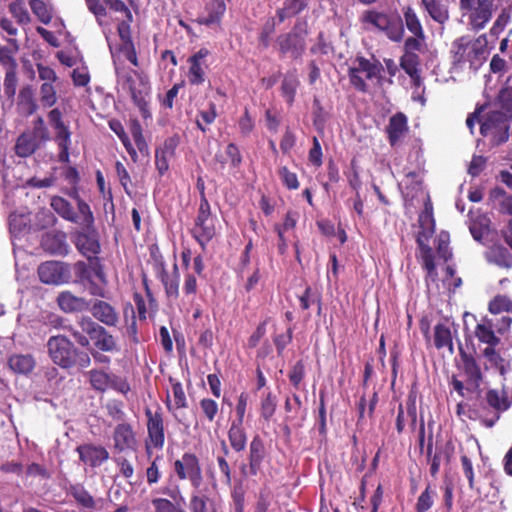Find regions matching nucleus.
<instances>
[{
	"label": "nucleus",
	"instance_id": "obj_37",
	"mask_svg": "<svg viewBox=\"0 0 512 512\" xmlns=\"http://www.w3.org/2000/svg\"><path fill=\"white\" fill-rule=\"evenodd\" d=\"M487 259L489 262L501 268H512V253L506 246L494 245L490 247L487 253Z\"/></svg>",
	"mask_w": 512,
	"mask_h": 512
},
{
	"label": "nucleus",
	"instance_id": "obj_16",
	"mask_svg": "<svg viewBox=\"0 0 512 512\" xmlns=\"http://www.w3.org/2000/svg\"><path fill=\"white\" fill-rule=\"evenodd\" d=\"M460 10L470 11L473 28L483 29L493 15L494 3L493 0H473L469 4H463L460 0Z\"/></svg>",
	"mask_w": 512,
	"mask_h": 512
},
{
	"label": "nucleus",
	"instance_id": "obj_10",
	"mask_svg": "<svg viewBox=\"0 0 512 512\" xmlns=\"http://www.w3.org/2000/svg\"><path fill=\"white\" fill-rule=\"evenodd\" d=\"M510 121L502 111H490L480 125V133L491 145L498 146L509 138Z\"/></svg>",
	"mask_w": 512,
	"mask_h": 512
},
{
	"label": "nucleus",
	"instance_id": "obj_26",
	"mask_svg": "<svg viewBox=\"0 0 512 512\" xmlns=\"http://www.w3.org/2000/svg\"><path fill=\"white\" fill-rule=\"evenodd\" d=\"M41 246L45 251L54 255L64 256L69 252L66 234L62 231L53 230L43 234Z\"/></svg>",
	"mask_w": 512,
	"mask_h": 512
},
{
	"label": "nucleus",
	"instance_id": "obj_48",
	"mask_svg": "<svg viewBox=\"0 0 512 512\" xmlns=\"http://www.w3.org/2000/svg\"><path fill=\"white\" fill-rule=\"evenodd\" d=\"M37 148L36 141L34 138L27 134H22L18 137L15 151L20 157H28L35 152Z\"/></svg>",
	"mask_w": 512,
	"mask_h": 512
},
{
	"label": "nucleus",
	"instance_id": "obj_5",
	"mask_svg": "<svg viewBox=\"0 0 512 512\" xmlns=\"http://www.w3.org/2000/svg\"><path fill=\"white\" fill-rule=\"evenodd\" d=\"M117 83L128 92L134 104L145 116L148 112L147 105L150 94V83L147 76L130 68L115 67Z\"/></svg>",
	"mask_w": 512,
	"mask_h": 512
},
{
	"label": "nucleus",
	"instance_id": "obj_34",
	"mask_svg": "<svg viewBox=\"0 0 512 512\" xmlns=\"http://www.w3.org/2000/svg\"><path fill=\"white\" fill-rule=\"evenodd\" d=\"M419 224L421 231L418 234H422V238L428 240L432 237L435 232V219L433 216V206L430 198L424 204L423 211L419 214Z\"/></svg>",
	"mask_w": 512,
	"mask_h": 512
},
{
	"label": "nucleus",
	"instance_id": "obj_19",
	"mask_svg": "<svg viewBox=\"0 0 512 512\" xmlns=\"http://www.w3.org/2000/svg\"><path fill=\"white\" fill-rule=\"evenodd\" d=\"M481 356L484 359L482 371L494 370L499 373L504 380L508 373L512 370V361L506 356H503L496 347L483 348L481 350Z\"/></svg>",
	"mask_w": 512,
	"mask_h": 512
},
{
	"label": "nucleus",
	"instance_id": "obj_14",
	"mask_svg": "<svg viewBox=\"0 0 512 512\" xmlns=\"http://www.w3.org/2000/svg\"><path fill=\"white\" fill-rule=\"evenodd\" d=\"M356 62L357 66L354 67V88L365 92L368 90V85L360 75H364L370 81L372 79H380L384 68L381 62L375 60V58H373V61H370L363 56H357Z\"/></svg>",
	"mask_w": 512,
	"mask_h": 512
},
{
	"label": "nucleus",
	"instance_id": "obj_30",
	"mask_svg": "<svg viewBox=\"0 0 512 512\" xmlns=\"http://www.w3.org/2000/svg\"><path fill=\"white\" fill-rule=\"evenodd\" d=\"M420 7L436 23L444 24L449 20V6L442 0H420Z\"/></svg>",
	"mask_w": 512,
	"mask_h": 512
},
{
	"label": "nucleus",
	"instance_id": "obj_28",
	"mask_svg": "<svg viewBox=\"0 0 512 512\" xmlns=\"http://www.w3.org/2000/svg\"><path fill=\"white\" fill-rule=\"evenodd\" d=\"M455 447L452 442H447L431 451V456H426V461L430 464V474L436 477L442 461L449 464L454 455Z\"/></svg>",
	"mask_w": 512,
	"mask_h": 512
},
{
	"label": "nucleus",
	"instance_id": "obj_12",
	"mask_svg": "<svg viewBox=\"0 0 512 512\" xmlns=\"http://www.w3.org/2000/svg\"><path fill=\"white\" fill-rule=\"evenodd\" d=\"M174 472L179 480H189L194 490H199L203 482L200 460L196 454L185 452L173 463Z\"/></svg>",
	"mask_w": 512,
	"mask_h": 512
},
{
	"label": "nucleus",
	"instance_id": "obj_55",
	"mask_svg": "<svg viewBox=\"0 0 512 512\" xmlns=\"http://www.w3.org/2000/svg\"><path fill=\"white\" fill-rule=\"evenodd\" d=\"M436 253L438 257L444 261H449L453 257L451 248L449 247V233L442 232L439 234L436 245Z\"/></svg>",
	"mask_w": 512,
	"mask_h": 512
},
{
	"label": "nucleus",
	"instance_id": "obj_56",
	"mask_svg": "<svg viewBox=\"0 0 512 512\" xmlns=\"http://www.w3.org/2000/svg\"><path fill=\"white\" fill-rule=\"evenodd\" d=\"M32 12L38 17L43 24H49L52 15L42 0H30L29 2Z\"/></svg>",
	"mask_w": 512,
	"mask_h": 512
},
{
	"label": "nucleus",
	"instance_id": "obj_45",
	"mask_svg": "<svg viewBox=\"0 0 512 512\" xmlns=\"http://www.w3.org/2000/svg\"><path fill=\"white\" fill-rule=\"evenodd\" d=\"M298 85L299 80L295 72H289L284 76L281 84V90L283 97L286 99L289 105H291L294 101Z\"/></svg>",
	"mask_w": 512,
	"mask_h": 512
},
{
	"label": "nucleus",
	"instance_id": "obj_8",
	"mask_svg": "<svg viewBox=\"0 0 512 512\" xmlns=\"http://www.w3.org/2000/svg\"><path fill=\"white\" fill-rule=\"evenodd\" d=\"M511 323L510 316H501L500 319L483 316L474 328V335L479 343L485 344V348L497 347L501 342L500 335L504 334Z\"/></svg>",
	"mask_w": 512,
	"mask_h": 512
},
{
	"label": "nucleus",
	"instance_id": "obj_20",
	"mask_svg": "<svg viewBox=\"0 0 512 512\" xmlns=\"http://www.w3.org/2000/svg\"><path fill=\"white\" fill-rule=\"evenodd\" d=\"M451 52L454 64L466 62L473 64L482 50L479 47V41H471L467 37H460L452 43Z\"/></svg>",
	"mask_w": 512,
	"mask_h": 512
},
{
	"label": "nucleus",
	"instance_id": "obj_35",
	"mask_svg": "<svg viewBox=\"0 0 512 512\" xmlns=\"http://www.w3.org/2000/svg\"><path fill=\"white\" fill-rule=\"evenodd\" d=\"M226 11L224 0H212L207 5V16L198 18L197 22L201 25L211 26L219 24Z\"/></svg>",
	"mask_w": 512,
	"mask_h": 512
},
{
	"label": "nucleus",
	"instance_id": "obj_7",
	"mask_svg": "<svg viewBox=\"0 0 512 512\" xmlns=\"http://www.w3.org/2000/svg\"><path fill=\"white\" fill-rule=\"evenodd\" d=\"M53 210L63 219L79 224L81 227L92 228L94 216L90 206L81 198H77L78 213L74 211L68 200L60 196H54L50 203Z\"/></svg>",
	"mask_w": 512,
	"mask_h": 512
},
{
	"label": "nucleus",
	"instance_id": "obj_43",
	"mask_svg": "<svg viewBox=\"0 0 512 512\" xmlns=\"http://www.w3.org/2000/svg\"><path fill=\"white\" fill-rule=\"evenodd\" d=\"M433 427L434 421H429L427 423L428 435L426 437V424L423 418H420L419 432H418V442L420 452H423L426 448V456H431L433 448Z\"/></svg>",
	"mask_w": 512,
	"mask_h": 512
},
{
	"label": "nucleus",
	"instance_id": "obj_47",
	"mask_svg": "<svg viewBox=\"0 0 512 512\" xmlns=\"http://www.w3.org/2000/svg\"><path fill=\"white\" fill-rule=\"evenodd\" d=\"M400 67L408 76L421 69V57L416 52H405L400 57Z\"/></svg>",
	"mask_w": 512,
	"mask_h": 512
},
{
	"label": "nucleus",
	"instance_id": "obj_6",
	"mask_svg": "<svg viewBox=\"0 0 512 512\" xmlns=\"http://www.w3.org/2000/svg\"><path fill=\"white\" fill-rule=\"evenodd\" d=\"M511 405L512 396L504 387L502 389H488L482 401L484 411V415L481 416L482 424L487 428L494 427L502 413L511 408Z\"/></svg>",
	"mask_w": 512,
	"mask_h": 512
},
{
	"label": "nucleus",
	"instance_id": "obj_22",
	"mask_svg": "<svg viewBox=\"0 0 512 512\" xmlns=\"http://www.w3.org/2000/svg\"><path fill=\"white\" fill-rule=\"evenodd\" d=\"M277 43L282 54L289 53L294 59L300 58L306 49L304 34L297 32L296 27L291 32L280 35Z\"/></svg>",
	"mask_w": 512,
	"mask_h": 512
},
{
	"label": "nucleus",
	"instance_id": "obj_32",
	"mask_svg": "<svg viewBox=\"0 0 512 512\" xmlns=\"http://www.w3.org/2000/svg\"><path fill=\"white\" fill-rule=\"evenodd\" d=\"M54 141L58 146V160L61 163H69L70 154L69 149L71 146V131L68 125L62 126L58 129H54Z\"/></svg>",
	"mask_w": 512,
	"mask_h": 512
},
{
	"label": "nucleus",
	"instance_id": "obj_1",
	"mask_svg": "<svg viewBox=\"0 0 512 512\" xmlns=\"http://www.w3.org/2000/svg\"><path fill=\"white\" fill-rule=\"evenodd\" d=\"M63 329L68 331L81 347L88 348L90 341H93L94 346L100 351L117 350V343L113 335L89 316H81L76 325H64Z\"/></svg>",
	"mask_w": 512,
	"mask_h": 512
},
{
	"label": "nucleus",
	"instance_id": "obj_41",
	"mask_svg": "<svg viewBox=\"0 0 512 512\" xmlns=\"http://www.w3.org/2000/svg\"><path fill=\"white\" fill-rule=\"evenodd\" d=\"M402 23L404 28L409 31L410 34H419L421 35L422 32H425L422 23L421 18L418 16L417 12L414 10L411 6H406L402 8Z\"/></svg>",
	"mask_w": 512,
	"mask_h": 512
},
{
	"label": "nucleus",
	"instance_id": "obj_36",
	"mask_svg": "<svg viewBox=\"0 0 512 512\" xmlns=\"http://www.w3.org/2000/svg\"><path fill=\"white\" fill-rule=\"evenodd\" d=\"M9 368L17 373L27 375L35 367V359L31 354H13L8 359Z\"/></svg>",
	"mask_w": 512,
	"mask_h": 512
},
{
	"label": "nucleus",
	"instance_id": "obj_60",
	"mask_svg": "<svg viewBox=\"0 0 512 512\" xmlns=\"http://www.w3.org/2000/svg\"><path fill=\"white\" fill-rule=\"evenodd\" d=\"M202 413L209 422H213L219 411L218 404L210 398H203L199 402Z\"/></svg>",
	"mask_w": 512,
	"mask_h": 512
},
{
	"label": "nucleus",
	"instance_id": "obj_25",
	"mask_svg": "<svg viewBox=\"0 0 512 512\" xmlns=\"http://www.w3.org/2000/svg\"><path fill=\"white\" fill-rule=\"evenodd\" d=\"M179 145L177 136L167 138L155 151V166L160 175H164L169 169V162L174 157Z\"/></svg>",
	"mask_w": 512,
	"mask_h": 512
},
{
	"label": "nucleus",
	"instance_id": "obj_15",
	"mask_svg": "<svg viewBox=\"0 0 512 512\" xmlns=\"http://www.w3.org/2000/svg\"><path fill=\"white\" fill-rule=\"evenodd\" d=\"M39 279L44 284L60 285L70 280L69 265L60 261H46L37 270Z\"/></svg>",
	"mask_w": 512,
	"mask_h": 512
},
{
	"label": "nucleus",
	"instance_id": "obj_21",
	"mask_svg": "<svg viewBox=\"0 0 512 512\" xmlns=\"http://www.w3.org/2000/svg\"><path fill=\"white\" fill-rule=\"evenodd\" d=\"M79 460L91 469H96L108 461L110 454L102 445L85 443L76 448Z\"/></svg>",
	"mask_w": 512,
	"mask_h": 512
},
{
	"label": "nucleus",
	"instance_id": "obj_61",
	"mask_svg": "<svg viewBox=\"0 0 512 512\" xmlns=\"http://www.w3.org/2000/svg\"><path fill=\"white\" fill-rule=\"evenodd\" d=\"M207 500L205 495L200 494V489L195 490L190 497L189 509L191 512H207Z\"/></svg>",
	"mask_w": 512,
	"mask_h": 512
},
{
	"label": "nucleus",
	"instance_id": "obj_51",
	"mask_svg": "<svg viewBox=\"0 0 512 512\" xmlns=\"http://www.w3.org/2000/svg\"><path fill=\"white\" fill-rule=\"evenodd\" d=\"M217 117L216 105L213 102L209 103L207 110H201L196 118V125L202 131H207V126L212 124Z\"/></svg>",
	"mask_w": 512,
	"mask_h": 512
},
{
	"label": "nucleus",
	"instance_id": "obj_4",
	"mask_svg": "<svg viewBox=\"0 0 512 512\" xmlns=\"http://www.w3.org/2000/svg\"><path fill=\"white\" fill-rule=\"evenodd\" d=\"M460 365L459 369L465 377V382L452 375L450 383L454 390L458 392L461 397L465 396V390L470 393H479L481 385L484 382V372L482 370L479 359L474 353L467 352L459 344Z\"/></svg>",
	"mask_w": 512,
	"mask_h": 512
},
{
	"label": "nucleus",
	"instance_id": "obj_49",
	"mask_svg": "<svg viewBox=\"0 0 512 512\" xmlns=\"http://www.w3.org/2000/svg\"><path fill=\"white\" fill-rule=\"evenodd\" d=\"M39 101L43 108H51L57 102V91L54 84L42 83L39 89Z\"/></svg>",
	"mask_w": 512,
	"mask_h": 512
},
{
	"label": "nucleus",
	"instance_id": "obj_29",
	"mask_svg": "<svg viewBox=\"0 0 512 512\" xmlns=\"http://www.w3.org/2000/svg\"><path fill=\"white\" fill-rule=\"evenodd\" d=\"M209 55L206 48H201L194 55L189 57L190 63L188 80L192 85H200L205 81L204 59Z\"/></svg>",
	"mask_w": 512,
	"mask_h": 512
},
{
	"label": "nucleus",
	"instance_id": "obj_58",
	"mask_svg": "<svg viewBox=\"0 0 512 512\" xmlns=\"http://www.w3.org/2000/svg\"><path fill=\"white\" fill-rule=\"evenodd\" d=\"M57 222L54 214L46 209L40 210L35 216V226L37 229H46L52 227Z\"/></svg>",
	"mask_w": 512,
	"mask_h": 512
},
{
	"label": "nucleus",
	"instance_id": "obj_9",
	"mask_svg": "<svg viewBox=\"0 0 512 512\" xmlns=\"http://www.w3.org/2000/svg\"><path fill=\"white\" fill-rule=\"evenodd\" d=\"M85 376L92 389L99 393L114 390L126 396L131 390L126 378L104 369H91L85 373Z\"/></svg>",
	"mask_w": 512,
	"mask_h": 512
},
{
	"label": "nucleus",
	"instance_id": "obj_11",
	"mask_svg": "<svg viewBox=\"0 0 512 512\" xmlns=\"http://www.w3.org/2000/svg\"><path fill=\"white\" fill-rule=\"evenodd\" d=\"M82 228L83 231H78L75 234V246L80 253L87 257L90 264L94 266L96 276L102 279L104 274L99 265V259L96 257L100 253V243L94 230V225L90 229Z\"/></svg>",
	"mask_w": 512,
	"mask_h": 512
},
{
	"label": "nucleus",
	"instance_id": "obj_42",
	"mask_svg": "<svg viewBox=\"0 0 512 512\" xmlns=\"http://www.w3.org/2000/svg\"><path fill=\"white\" fill-rule=\"evenodd\" d=\"M489 197L497 201V209L501 214H507L512 219V194H507L502 187L496 186L490 191Z\"/></svg>",
	"mask_w": 512,
	"mask_h": 512
},
{
	"label": "nucleus",
	"instance_id": "obj_52",
	"mask_svg": "<svg viewBox=\"0 0 512 512\" xmlns=\"http://www.w3.org/2000/svg\"><path fill=\"white\" fill-rule=\"evenodd\" d=\"M151 503L155 512H186L183 508L168 498H153Z\"/></svg>",
	"mask_w": 512,
	"mask_h": 512
},
{
	"label": "nucleus",
	"instance_id": "obj_3",
	"mask_svg": "<svg viewBox=\"0 0 512 512\" xmlns=\"http://www.w3.org/2000/svg\"><path fill=\"white\" fill-rule=\"evenodd\" d=\"M359 22L364 30H377L392 42L398 43L403 41V18L397 13H386L377 9H367L360 14Z\"/></svg>",
	"mask_w": 512,
	"mask_h": 512
},
{
	"label": "nucleus",
	"instance_id": "obj_53",
	"mask_svg": "<svg viewBox=\"0 0 512 512\" xmlns=\"http://www.w3.org/2000/svg\"><path fill=\"white\" fill-rule=\"evenodd\" d=\"M377 402L378 394L375 392L369 396L368 400L365 397L361 398L359 403V422L362 421L366 413L370 418L373 416Z\"/></svg>",
	"mask_w": 512,
	"mask_h": 512
},
{
	"label": "nucleus",
	"instance_id": "obj_44",
	"mask_svg": "<svg viewBox=\"0 0 512 512\" xmlns=\"http://www.w3.org/2000/svg\"><path fill=\"white\" fill-rule=\"evenodd\" d=\"M18 105L21 106L28 115H32L37 111L38 105L35 102L34 91L31 86H25L20 90Z\"/></svg>",
	"mask_w": 512,
	"mask_h": 512
},
{
	"label": "nucleus",
	"instance_id": "obj_17",
	"mask_svg": "<svg viewBox=\"0 0 512 512\" xmlns=\"http://www.w3.org/2000/svg\"><path fill=\"white\" fill-rule=\"evenodd\" d=\"M151 256L154 260V267L157 276L160 278L164 285L166 294L169 297L177 298L179 296V269L177 263L173 265V274L170 275L165 268V263L162 255L156 252H151Z\"/></svg>",
	"mask_w": 512,
	"mask_h": 512
},
{
	"label": "nucleus",
	"instance_id": "obj_38",
	"mask_svg": "<svg viewBox=\"0 0 512 512\" xmlns=\"http://www.w3.org/2000/svg\"><path fill=\"white\" fill-rule=\"evenodd\" d=\"M407 129V117L403 112H397L396 115L390 117V122L386 128L390 144L395 145Z\"/></svg>",
	"mask_w": 512,
	"mask_h": 512
},
{
	"label": "nucleus",
	"instance_id": "obj_31",
	"mask_svg": "<svg viewBox=\"0 0 512 512\" xmlns=\"http://www.w3.org/2000/svg\"><path fill=\"white\" fill-rule=\"evenodd\" d=\"M60 309L66 313L82 312L89 309V303L82 297H77L70 291H63L57 297Z\"/></svg>",
	"mask_w": 512,
	"mask_h": 512
},
{
	"label": "nucleus",
	"instance_id": "obj_64",
	"mask_svg": "<svg viewBox=\"0 0 512 512\" xmlns=\"http://www.w3.org/2000/svg\"><path fill=\"white\" fill-rule=\"evenodd\" d=\"M10 13L17 19L19 24H28L31 20L27 9L20 3L13 2L9 5Z\"/></svg>",
	"mask_w": 512,
	"mask_h": 512
},
{
	"label": "nucleus",
	"instance_id": "obj_59",
	"mask_svg": "<svg viewBox=\"0 0 512 512\" xmlns=\"http://www.w3.org/2000/svg\"><path fill=\"white\" fill-rule=\"evenodd\" d=\"M123 406V402L116 399H111L106 403L105 408L107 410V414L113 420L125 422L124 419L126 414L123 410Z\"/></svg>",
	"mask_w": 512,
	"mask_h": 512
},
{
	"label": "nucleus",
	"instance_id": "obj_33",
	"mask_svg": "<svg viewBox=\"0 0 512 512\" xmlns=\"http://www.w3.org/2000/svg\"><path fill=\"white\" fill-rule=\"evenodd\" d=\"M228 440L232 450L240 453L245 450L247 446V433L240 421H232L228 430Z\"/></svg>",
	"mask_w": 512,
	"mask_h": 512
},
{
	"label": "nucleus",
	"instance_id": "obj_54",
	"mask_svg": "<svg viewBox=\"0 0 512 512\" xmlns=\"http://www.w3.org/2000/svg\"><path fill=\"white\" fill-rule=\"evenodd\" d=\"M433 491L431 485L428 484L424 491L419 495L417 502L415 504L416 512H426L431 509L433 505Z\"/></svg>",
	"mask_w": 512,
	"mask_h": 512
},
{
	"label": "nucleus",
	"instance_id": "obj_2",
	"mask_svg": "<svg viewBox=\"0 0 512 512\" xmlns=\"http://www.w3.org/2000/svg\"><path fill=\"white\" fill-rule=\"evenodd\" d=\"M48 354L51 361L62 369L79 367L88 368L91 365L89 353L78 349L64 335L51 336L47 341Z\"/></svg>",
	"mask_w": 512,
	"mask_h": 512
},
{
	"label": "nucleus",
	"instance_id": "obj_50",
	"mask_svg": "<svg viewBox=\"0 0 512 512\" xmlns=\"http://www.w3.org/2000/svg\"><path fill=\"white\" fill-rule=\"evenodd\" d=\"M488 310L495 315L503 312H512V300L507 295H496L489 301Z\"/></svg>",
	"mask_w": 512,
	"mask_h": 512
},
{
	"label": "nucleus",
	"instance_id": "obj_39",
	"mask_svg": "<svg viewBox=\"0 0 512 512\" xmlns=\"http://www.w3.org/2000/svg\"><path fill=\"white\" fill-rule=\"evenodd\" d=\"M416 242L420 248L424 269L431 278H435V276H437V271L432 247L427 244V240L425 238H422V234L417 235Z\"/></svg>",
	"mask_w": 512,
	"mask_h": 512
},
{
	"label": "nucleus",
	"instance_id": "obj_24",
	"mask_svg": "<svg viewBox=\"0 0 512 512\" xmlns=\"http://www.w3.org/2000/svg\"><path fill=\"white\" fill-rule=\"evenodd\" d=\"M147 417L148 437L156 449H162L165 443L164 423L160 408L153 412L151 409H145Z\"/></svg>",
	"mask_w": 512,
	"mask_h": 512
},
{
	"label": "nucleus",
	"instance_id": "obj_46",
	"mask_svg": "<svg viewBox=\"0 0 512 512\" xmlns=\"http://www.w3.org/2000/svg\"><path fill=\"white\" fill-rule=\"evenodd\" d=\"M69 493L73 496L78 504L87 509L95 507V500L92 495L81 484L72 485Z\"/></svg>",
	"mask_w": 512,
	"mask_h": 512
},
{
	"label": "nucleus",
	"instance_id": "obj_57",
	"mask_svg": "<svg viewBox=\"0 0 512 512\" xmlns=\"http://www.w3.org/2000/svg\"><path fill=\"white\" fill-rule=\"evenodd\" d=\"M276 406V397L271 392H268L261 400V416L265 420H269L274 415Z\"/></svg>",
	"mask_w": 512,
	"mask_h": 512
},
{
	"label": "nucleus",
	"instance_id": "obj_62",
	"mask_svg": "<svg viewBox=\"0 0 512 512\" xmlns=\"http://www.w3.org/2000/svg\"><path fill=\"white\" fill-rule=\"evenodd\" d=\"M426 39V34H412L406 38L403 48L405 52H416L421 51L423 49V45Z\"/></svg>",
	"mask_w": 512,
	"mask_h": 512
},
{
	"label": "nucleus",
	"instance_id": "obj_18",
	"mask_svg": "<svg viewBox=\"0 0 512 512\" xmlns=\"http://www.w3.org/2000/svg\"><path fill=\"white\" fill-rule=\"evenodd\" d=\"M266 451L263 440L256 435L250 442L248 452V463L241 464L240 472L243 476H256L262 467Z\"/></svg>",
	"mask_w": 512,
	"mask_h": 512
},
{
	"label": "nucleus",
	"instance_id": "obj_13",
	"mask_svg": "<svg viewBox=\"0 0 512 512\" xmlns=\"http://www.w3.org/2000/svg\"><path fill=\"white\" fill-rule=\"evenodd\" d=\"M192 233L203 249L206 243L215 235V226L214 220L211 217L210 204L204 197L201 199Z\"/></svg>",
	"mask_w": 512,
	"mask_h": 512
},
{
	"label": "nucleus",
	"instance_id": "obj_40",
	"mask_svg": "<svg viewBox=\"0 0 512 512\" xmlns=\"http://www.w3.org/2000/svg\"><path fill=\"white\" fill-rule=\"evenodd\" d=\"M434 345L437 349L448 348L449 353H454L453 338L448 326L437 324L434 327Z\"/></svg>",
	"mask_w": 512,
	"mask_h": 512
},
{
	"label": "nucleus",
	"instance_id": "obj_63",
	"mask_svg": "<svg viewBox=\"0 0 512 512\" xmlns=\"http://www.w3.org/2000/svg\"><path fill=\"white\" fill-rule=\"evenodd\" d=\"M498 104L500 109H502L506 116L510 119L512 116V90L511 89H502L499 91V95L497 97Z\"/></svg>",
	"mask_w": 512,
	"mask_h": 512
},
{
	"label": "nucleus",
	"instance_id": "obj_27",
	"mask_svg": "<svg viewBox=\"0 0 512 512\" xmlns=\"http://www.w3.org/2000/svg\"><path fill=\"white\" fill-rule=\"evenodd\" d=\"M92 316L106 326L114 327L119 322L117 310L108 302L96 300L89 307Z\"/></svg>",
	"mask_w": 512,
	"mask_h": 512
},
{
	"label": "nucleus",
	"instance_id": "obj_23",
	"mask_svg": "<svg viewBox=\"0 0 512 512\" xmlns=\"http://www.w3.org/2000/svg\"><path fill=\"white\" fill-rule=\"evenodd\" d=\"M113 447L121 453L137 448V438L133 427L127 422L118 423L113 430Z\"/></svg>",
	"mask_w": 512,
	"mask_h": 512
}]
</instances>
